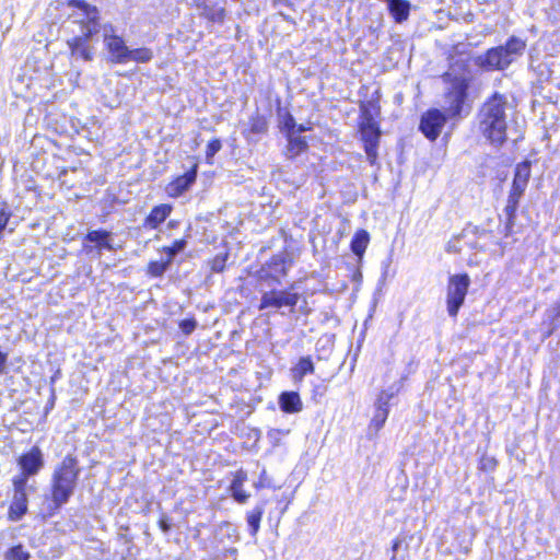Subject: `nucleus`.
<instances>
[{"label":"nucleus","mask_w":560,"mask_h":560,"mask_svg":"<svg viewBox=\"0 0 560 560\" xmlns=\"http://www.w3.org/2000/svg\"><path fill=\"white\" fill-rule=\"evenodd\" d=\"M395 393L394 392H387V390H383L377 399H376V407H385V408H388V402L389 400L394 397Z\"/></svg>","instance_id":"31"},{"label":"nucleus","mask_w":560,"mask_h":560,"mask_svg":"<svg viewBox=\"0 0 560 560\" xmlns=\"http://www.w3.org/2000/svg\"><path fill=\"white\" fill-rule=\"evenodd\" d=\"M387 416L388 408L376 407V412L374 418L372 419V424L375 425L376 429H380L385 423Z\"/></svg>","instance_id":"29"},{"label":"nucleus","mask_w":560,"mask_h":560,"mask_svg":"<svg viewBox=\"0 0 560 560\" xmlns=\"http://www.w3.org/2000/svg\"><path fill=\"white\" fill-rule=\"evenodd\" d=\"M85 242H89L93 245L85 244L83 245L84 250L90 254L94 249L97 250V255L101 256L102 250H116V245L114 243V238L112 233L106 231H91L85 236Z\"/></svg>","instance_id":"11"},{"label":"nucleus","mask_w":560,"mask_h":560,"mask_svg":"<svg viewBox=\"0 0 560 560\" xmlns=\"http://www.w3.org/2000/svg\"><path fill=\"white\" fill-rule=\"evenodd\" d=\"M171 262H172V260H168V258L166 256L162 257L161 260H159V261L151 262L149 265L150 275H152L154 277L161 276L166 270V268L168 267V265Z\"/></svg>","instance_id":"26"},{"label":"nucleus","mask_w":560,"mask_h":560,"mask_svg":"<svg viewBox=\"0 0 560 560\" xmlns=\"http://www.w3.org/2000/svg\"><path fill=\"white\" fill-rule=\"evenodd\" d=\"M153 58V52L149 48H137V49H130L128 52V62L129 61H136V62H148Z\"/></svg>","instance_id":"24"},{"label":"nucleus","mask_w":560,"mask_h":560,"mask_svg":"<svg viewBox=\"0 0 560 560\" xmlns=\"http://www.w3.org/2000/svg\"><path fill=\"white\" fill-rule=\"evenodd\" d=\"M186 246V242L184 240H179L174 242V244L170 247H165L163 249L165 256L168 258V260H173L174 256L182 252Z\"/></svg>","instance_id":"28"},{"label":"nucleus","mask_w":560,"mask_h":560,"mask_svg":"<svg viewBox=\"0 0 560 560\" xmlns=\"http://www.w3.org/2000/svg\"><path fill=\"white\" fill-rule=\"evenodd\" d=\"M14 494L9 509V518L19 521L27 511V490L32 489L26 485L25 476H16L13 479Z\"/></svg>","instance_id":"7"},{"label":"nucleus","mask_w":560,"mask_h":560,"mask_svg":"<svg viewBox=\"0 0 560 560\" xmlns=\"http://www.w3.org/2000/svg\"><path fill=\"white\" fill-rule=\"evenodd\" d=\"M283 124H284L285 129L288 130V135H290V133L294 135V132H295L294 131V128H295L294 119L291 116H288Z\"/></svg>","instance_id":"34"},{"label":"nucleus","mask_w":560,"mask_h":560,"mask_svg":"<svg viewBox=\"0 0 560 560\" xmlns=\"http://www.w3.org/2000/svg\"><path fill=\"white\" fill-rule=\"evenodd\" d=\"M530 177V163L525 161L520 163L515 170V176L512 186L516 187V190H525L528 179Z\"/></svg>","instance_id":"18"},{"label":"nucleus","mask_w":560,"mask_h":560,"mask_svg":"<svg viewBox=\"0 0 560 560\" xmlns=\"http://www.w3.org/2000/svg\"><path fill=\"white\" fill-rule=\"evenodd\" d=\"M104 32V44L109 60L114 63H127L129 47L126 45L125 40L120 36L109 33L106 27Z\"/></svg>","instance_id":"9"},{"label":"nucleus","mask_w":560,"mask_h":560,"mask_svg":"<svg viewBox=\"0 0 560 560\" xmlns=\"http://www.w3.org/2000/svg\"><path fill=\"white\" fill-rule=\"evenodd\" d=\"M226 257V255L215 256L211 262V269L215 272L222 271L225 267Z\"/></svg>","instance_id":"32"},{"label":"nucleus","mask_w":560,"mask_h":560,"mask_svg":"<svg viewBox=\"0 0 560 560\" xmlns=\"http://www.w3.org/2000/svg\"><path fill=\"white\" fill-rule=\"evenodd\" d=\"M400 546V540H395L393 544V551L396 552Z\"/></svg>","instance_id":"37"},{"label":"nucleus","mask_w":560,"mask_h":560,"mask_svg":"<svg viewBox=\"0 0 560 560\" xmlns=\"http://www.w3.org/2000/svg\"><path fill=\"white\" fill-rule=\"evenodd\" d=\"M524 191L525 190H516V187L512 186L506 205V212L509 215L514 214V212L516 211L520 198Z\"/></svg>","instance_id":"25"},{"label":"nucleus","mask_w":560,"mask_h":560,"mask_svg":"<svg viewBox=\"0 0 560 560\" xmlns=\"http://www.w3.org/2000/svg\"><path fill=\"white\" fill-rule=\"evenodd\" d=\"M255 129L257 131H261L264 129V124L259 125V126H256Z\"/></svg>","instance_id":"38"},{"label":"nucleus","mask_w":560,"mask_h":560,"mask_svg":"<svg viewBox=\"0 0 560 560\" xmlns=\"http://www.w3.org/2000/svg\"><path fill=\"white\" fill-rule=\"evenodd\" d=\"M78 475L77 460L67 456L54 474L52 501L56 508L69 500L77 485Z\"/></svg>","instance_id":"3"},{"label":"nucleus","mask_w":560,"mask_h":560,"mask_svg":"<svg viewBox=\"0 0 560 560\" xmlns=\"http://www.w3.org/2000/svg\"><path fill=\"white\" fill-rule=\"evenodd\" d=\"M506 98L495 93L480 110V131L493 144H502L506 139Z\"/></svg>","instance_id":"1"},{"label":"nucleus","mask_w":560,"mask_h":560,"mask_svg":"<svg viewBox=\"0 0 560 560\" xmlns=\"http://www.w3.org/2000/svg\"><path fill=\"white\" fill-rule=\"evenodd\" d=\"M470 279L468 275H454L448 280L447 285V312L451 316H456L459 307L463 305Z\"/></svg>","instance_id":"6"},{"label":"nucleus","mask_w":560,"mask_h":560,"mask_svg":"<svg viewBox=\"0 0 560 560\" xmlns=\"http://www.w3.org/2000/svg\"><path fill=\"white\" fill-rule=\"evenodd\" d=\"M525 49V42L512 37L505 46L491 48L478 57V65L486 70H502L516 60Z\"/></svg>","instance_id":"4"},{"label":"nucleus","mask_w":560,"mask_h":560,"mask_svg":"<svg viewBox=\"0 0 560 560\" xmlns=\"http://www.w3.org/2000/svg\"><path fill=\"white\" fill-rule=\"evenodd\" d=\"M558 306L560 307V304Z\"/></svg>","instance_id":"42"},{"label":"nucleus","mask_w":560,"mask_h":560,"mask_svg":"<svg viewBox=\"0 0 560 560\" xmlns=\"http://www.w3.org/2000/svg\"><path fill=\"white\" fill-rule=\"evenodd\" d=\"M264 514L262 506H257L247 514V524L250 527L252 535L255 536L259 530L260 521Z\"/></svg>","instance_id":"23"},{"label":"nucleus","mask_w":560,"mask_h":560,"mask_svg":"<svg viewBox=\"0 0 560 560\" xmlns=\"http://www.w3.org/2000/svg\"><path fill=\"white\" fill-rule=\"evenodd\" d=\"M222 148L221 141L219 139H214L210 141L207 145L206 150V159L208 163H212L211 159L218 153Z\"/></svg>","instance_id":"30"},{"label":"nucleus","mask_w":560,"mask_h":560,"mask_svg":"<svg viewBox=\"0 0 560 560\" xmlns=\"http://www.w3.org/2000/svg\"><path fill=\"white\" fill-rule=\"evenodd\" d=\"M279 405L287 413H296L303 409L301 397L295 392H284L279 396Z\"/></svg>","instance_id":"15"},{"label":"nucleus","mask_w":560,"mask_h":560,"mask_svg":"<svg viewBox=\"0 0 560 560\" xmlns=\"http://www.w3.org/2000/svg\"><path fill=\"white\" fill-rule=\"evenodd\" d=\"M388 8L396 22L401 23L408 19L410 10V3L408 1L392 0Z\"/></svg>","instance_id":"20"},{"label":"nucleus","mask_w":560,"mask_h":560,"mask_svg":"<svg viewBox=\"0 0 560 560\" xmlns=\"http://www.w3.org/2000/svg\"><path fill=\"white\" fill-rule=\"evenodd\" d=\"M19 465L21 467V475L26 479L38 472L43 466L42 452L38 447H33L27 454L20 457Z\"/></svg>","instance_id":"12"},{"label":"nucleus","mask_w":560,"mask_h":560,"mask_svg":"<svg viewBox=\"0 0 560 560\" xmlns=\"http://www.w3.org/2000/svg\"><path fill=\"white\" fill-rule=\"evenodd\" d=\"M307 143L304 138L300 136H294L293 133L288 135V147H287V155L288 158H295L301 152L306 150Z\"/></svg>","instance_id":"22"},{"label":"nucleus","mask_w":560,"mask_h":560,"mask_svg":"<svg viewBox=\"0 0 560 560\" xmlns=\"http://www.w3.org/2000/svg\"><path fill=\"white\" fill-rule=\"evenodd\" d=\"M196 172H197V165H194V167L190 172H188L187 174H185L183 176L177 177L174 182L168 184V186L166 187L167 195L171 197L180 196L195 182Z\"/></svg>","instance_id":"13"},{"label":"nucleus","mask_w":560,"mask_h":560,"mask_svg":"<svg viewBox=\"0 0 560 560\" xmlns=\"http://www.w3.org/2000/svg\"><path fill=\"white\" fill-rule=\"evenodd\" d=\"M70 5H74L82 11L84 18L80 21L82 24V34L80 36H75L72 39L67 42L72 56H80L84 60L92 59V51L85 45L89 38L98 32V12L95 7H91L84 1L81 0H72Z\"/></svg>","instance_id":"2"},{"label":"nucleus","mask_w":560,"mask_h":560,"mask_svg":"<svg viewBox=\"0 0 560 560\" xmlns=\"http://www.w3.org/2000/svg\"><path fill=\"white\" fill-rule=\"evenodd\" d=\"M246 480L247 474L242 469L235 472L234 478L232 480L230 491L234 500L237 501L238 503H245L249 498V494L243 489V486Z\"/></svg>","instance_id":"16"},{"label":"nucleus","mask_w":560,"mask_h":560,"mask_svg":"<svg viewBox=\"0 0 560 560\" xmlns=\"http://www.w3.org/2000/svg\"><path fill=\"white\" fill-rule=\"evenodd\" d=\"M179 326H180L182 330H183L186 335H188V334H190V332L195 329V327H196V322H195L194 319H185V320H183V322L180 323V325H179Z\"/></svg>","instance_id":"33"},{"label":"nucleus","mask_w":560,"mask_h":560,"mask_svg":"<svg viewBox=\"0 0 560 560\" xmlns=\"http://www.w3.org/2000/svg\"><path fill=\"white\" fill-rule=\"evenodd\" d=\"M313 372L314 364L310 357L301 358L296 365L291 370L294 382H301L306 374H311Z\"/></svg>","instance_id":"21"},{"label":"nucleus","mask_w":560,"mask_h":560,"mask_svg":"<svg viewBox=\"0 0 560 560\" xmlns=\"http://www.w3.org/2000/svg\"><path fill=\"white\" fill-rule=\"evenodd\" d=\"M369 243H370V234L365 230H359L355 232V234L351 241V250L359 258H362Z\"/></svg>","instance_id":"19"},{"label":"nucleus","mask_w":560,"mask_h":560,"mask_svg":"<svg viewBox=\"0 0 560 560\" xmlns=\"http://www.w3.org/2000/svg\"><path fill=\"white\" fill-rule=\"evenodd\" d=\"M308 129H310V128H308V127H306V126H304V125H299V126L296 127V132H299V133H300V132H303V131L308 130Z\"/></svg>","instance_id":"36"},{"label":"nucleus","mask_w":560,"mask_h":560,"mask_svg":"<svg viewBox=\"0 0 560 560\" xmlns=\"http://www.w3.org/2000/svg\"><path fill=\"white\" fill-rule=\"evenodd\" d=\"M256 488H260L261 487V483H256L255 485Z\"/></svg>","instance_id":"40"},{"label":"nucleus","mask_w":560,"mask_h":560,"mask_svg":"<svg viewBox=\"0 0 560 560\" xmlns=\"http://www.w3.org/2000/svg\"><path fill=\"white\" fill-rule=\"evenodd\" d=\"M5 363H7V354L0 351V373L4 372Z\"/></svg>","instance_id":"35"},{"label":"nucleus","mask_w":560,"mask_h":560,"mask_svg":"<svg viewBox=\"0 0 560 560\" xmlns=\"http://www.w3.org/2000/svg\"><path fill=\"white\" fill-rule=\"evenodd\" d=\"M172 207L170 205H159L154 207L148 218L145 224L152 229L158 228L170 215Z\"/></svg>","instance_id":"17"},{"label":"nucleus","mask_w":560,"mask_h":560,"mask_svg":"<svg viewBox=\"0 0 560 560\" xmlns=\"http://www.w3.org/2000/svg\"><path fill=\"white\" fill-rule=\"evenodd\" d=\"M446 122L445 115L439 109H430L423 114L420 122V130L430 139L435 140Z\"/></svg>","instance_id":"10"},{"label":"nucleus","mask_w":560,"mask_h":560,"mask_svg":"<svg viewBox=\"0 0 560 560\" xmlns=\"http://www.w3.org/2000/svg\"><path fill=\"white\" fill-rule=\"evenodd\" d=\"M380 108L375 104L369 103L361 106L360 132L364 142L365 153L371 163L377 158V144L381 136L376 117Z\"/></svg>","instance_id":"5"},{"label":"nucleus","mask_w":560,"mask_h":560,"mask_svg":"<svg viewBox=\"0 0 560 560\" xmlns=\"http://www.w3.org/2000/svg\"><path fill=\"white\" fill-rule=\"evenodd\" d=\"M28 558L30 555L22 548V546H15L7 553V560H28Z\"/></svg>","instance_id":"27"},{"label":"nucleus","mask_w":560,"mask_h":560,"mask_svg":"<svg viewBox=\"0 0 560 560\" xmlns=\"http://www.w3.org/2000/svg\"><path fill=\"white\" fill-rule=\"evenodd\" d=\"M390 560H396V557H395V556H393V558H392Z\"/></svg>","instance_id":"41"},{"label":"nucleus","mask_w":560,"mask_h":560,"mask_svg":"<svg viewBox=\"0 0 560 560\" xmlns=\"http://www.w3.org/2000/svg\"><path fill=\"white\" fill-rule=\"evenodd\" d=\"M300 295L289 291L272 290L265 292L261 296L259 310L268 307H291L293 308L299 302Z\"/></svg>","instance_id":"8"},{"label":"nucleus","mask_w":560,"mask_h":560,"mask_svg":"<svg viewBox=\"0 0 560 560\" xmlns=\"http://www.w3.org/2000/svg\"><path fill=\"white\" fill-rule=\"evenodd\" d=\"M466 84L464 81H457L454 84L453 91L448 93L447 100L450 102V106L447 112L450 116L459 115L462 112V105L465 98Z\"/></svg>","instance_id":"14"},{"label":"nucleus","mask_w":560,"mask_h":560,"mask_svg":"<svg viewBox=\"0 0 560 560\" xmlns=\"http://www.w3.org/2000/svg\"><path fill=\"white\" fill-rule=\"evenodd\" d=\"M162 528H163L164 530H166V529H167V526H166L163 522H162Z\"/></svg>","instance_id":"39"}]
</instances>
